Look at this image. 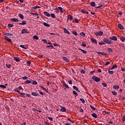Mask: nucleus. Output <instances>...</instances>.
<instances>
[{
    "label": "nucleus",
    "instance_id": "nucleus-1",
    "mask_svg": "<svg viewBox=\"0 0 125 125\" xmlns=\"http://www.w3.org/2000/svg\"><path fill=\"white\" fill-rule=\"evenodd\" d=\"M104 42V43H107V44H111L112 43V41L110 40V39H108L107 38H104L103 39Z\"/></svg>",
    "mask_w": 125,
    "mask_h": 125
},
{
    "label": "nucleus",
    "instance_id": "nucleus-2",
    "mask_svg": "<svg viewBox=\"0 0 125 125\" xmlns=\"http://www.w3.org/2000/svg\"><path fill=\"white\" fill-rule=\"evenodd\" d=\"M92 80H93L94 81H95V82H96V83H99V82L101 81V79L97 77L96 76H93L92 77Z\"/></svg>",
    "mask_w": 125,
    "mask_h": 125
},
{
    "label": "nucleus",
    "instance_id": "nucleus-3",
    "mask_svg": "<svg viewBox=\"0 0 125 125\" xmlns=\"http://www.w3.org/2000/svg\"><path fill=\"white\" fill-rule=\"evenodd\" d=\"M95 35L96 36V37H99V36H102V35H103V32L100 31L99 32L95 33Z\"/></svg>",
    "mask_w": 125,
    "mask_h": 125
},
{
    "label": "nucleus",
    "instance_id": "nucleus-4",
    "mask_svg": "<svg viewBox=\"0 0 125 125\" xmlns=\"http://www.w3.org/2000/svg\"><path fill=\"white\" fill-rule=\"evenodd\" d=\"M43 14L44 15H45V16H46L47 17H50V14H49V13L47 12L44 11Z\"/></svg>",
    "mask_w": 125,
    "mask_h": 125
},
{
    "label": "nucleus",
    "instance_id": "nucleus-5",
    "mask_svg": "<svg viewBox=\"0 0 125 125\" xmlns=\"http://www.w3.org/2000/svg\"><path fill=\"white\" fill-rule=\"evenodd\" d=\"M109 39H110V40H111V41H118V38H117V37L116 36H113L112 37H110L109 38Z\"/></svg>",
    "mask_w": 125,
    "mask_h": 125
},
{
    "label": "nucleus",
    "instance_id": "nucleus-6",
    "mask_svg": "<svg viewBox=\"0 0 125 125\" xmlns=\"http://www.w3.org/2000/svg\"><path fill=\"white\" fill-rule=\"evenodd\" d=\"M62 84L64 86V87H65V88H67V89L69 88V86L66 83L62 82Z\"/></svg>",
    "mask_w": 125,
    "mask_h": 125
},
{
    "label": "nucleus",
    "instance_id": "nucleus-7",
    "mask_svg": "<svg viewBox=\"0 0 125 125\" xmlns=\"http://www.w3.org/2000/svg\"><path fill=\"white\" fill-rule=\"evenodd\" d=\"M11 21L12 22H19V20L18 19H16V18H13L11 19Z\"/></svg>",
    "mask_w": 125,
    "mask_h": 125
},
{
    "label": "nucleus",
    "instance_id": "nucleus-8",
    "mask_svg": "<svg viewBox=\"0 0 125 125\" xmlns=\"http://www.w3.org/2000/svg\"><path fill=\"white\" fill-rule=\"evenodd\" d=\"M62 59L63 61H65V62H70V60L66 57H62Z\"/></svg>",
    "mask_w": 125,
    "mask_h": 125
},
{
    "label": "nucleus",
    "instance_id": "nucleus-9",
    "mask_svg": "<svg viewBox=\"0 0 125 125\" xmlns=\"http://www.w3.org/2000/svg\"><path fill=\"white\" fill-rule=\"evenodd\" d=\"M29 34V32L27 31V30L26 29H22L21 30V34Z\"/></svg>",
    "mask_w": 125,
    "mask_h": 125
},
{
    "label": "nucleus",
    "instance_id": "nucleus-10",
    "mask_svg": "<svg viewBox=\"0 0 125 125\" xmlns=\"http://www.w3.org/2000/svg\"><path fill=\"white\" fill-rule=\"evenodd\" d=\"M27 22H26L25 21H22L21 23H19V25H26Z\"/></svg>",
    "mask_w": 125,
    "mask_h": 125
},
{
    "label": "nucleus",
    "instance_id": "nucleus-11",
    "mask_svg": "<svg viewBox=\"0 0 125 125\" xmlns=\"http://www.w3.org/2000/svg\"><path fill=\"white\" fill-rule=\"evenodd\" d=\"M73 88L75 90H76V91H78V92H81V91L79 90V88H78L77 86H73Z\"/></svg>",
    "mask_w": 125,
    "mask_h": 125
},
{
    "label": "nucleus",
    "instance_id": "nucleus-12",
    "mask_svg": "<svg viewBox=\"0 0 125 125\" xmlns=\"http://www.w3.org/2000/svg\"><path fill=\"white\" fill-rule=\"evenodd\" d=\"M63 31H64V33H65V34H67L68 35H70V32H69V31H68V30H67V29L64 28Z\"/></svg>",
    "mask_w": 125,
    "mask_h": 125
},
{
    "label": "nucleus",
    "instance_id": "nucleus-13",
    "mask_svg": "<svg viewBox=\"0 0 125 125\" xmlns=\"http://www.w3.org/2000/svg\"><path fill=\"white\" fill-rule=\"evenodd\" d=\"M61 112H66V107L62 106L61 107Z\"/></svg>",
    "mask_w": 125,
    "mask_h": 125
},
{
    "label": "nucleus",
    "instance_id": "nucleus-14",
    "mask_svg": "<svg viewBox=\"0 0 125 125\" xmlns=\"http://www.w3.org/2000/svg\"><path fill=\"white\" fill-rule=\"evenodd\" d=\"M118 27L119 29H120V30H124V26L121 23L118 24Z\"/></svg>",
    "mask_w": 125,
    "mask_h": 125
},
{
    "label": "nucleus",
    "instance_id": "nucleus-15",
    "mask_svg": "<svg viewBox=\"0 0 125 125\" xmlns=\"http://www.w3.org/2000/svg\"><path fill=\"white\" fill-rule=\"evenodd\" d=\"M78 49L79 50H81V51H82L83 53H84V54H86V53H87V51H86L84 50H83V49H81V48H79Z\"/></svg>",
    "mask_w": 125,
    "mask_h": 125
},
{
    "label": "nucleus",
    "instance_id": "nucleus-16",
    "mask_svg": "<svg viewBox=\"0 0 125 125\" xmlns=\"http://www.w3.org/2000/svg\"><path fill=\"white\" fill-rule=\"evenodd\" d=\"M31 95H32L33 96H39L40 95V94H39V93H36V92H32L31 93Z\"/></svg>",
    "mask_w": 125,
    "mask_h": 125
},
{
    "label": "nucleus",
    "instance_id": "nucleus-17",
    "mask_svg": "<svg viewBox=\"0 0 125 125\" xmlns=\"http://www.w3.org/2000/svg\"><path fill=\"white\" fill-rule=\"evenodd\" d=\"M4 35V36H7V37H9V36H13V34L8 33H5Z\"/></svg>",
    "mask_w": 125,
    "mask_h": 125
},
{
    "label": "nucleus",
    "instance_id": "nucleus-18",
    "mask_svg": "<svg viewBox=\"0 0 125 125\" xmlns=\"http://www.w3.org/2000/svg\"><path fill=\"white\" fill-rule=\"evenodd\" d=\"M91 41L92 42H93L94 43H95L96 44H97V41H96V40L94 39L93 38L91 39Z\"/></svg>",
    "mask_w": 125,
    "mask_h": 125
},
{
    "label": "nucleus",
    "instance_id": "nucleus-19",
    "mask_svg": "<svg viewBox=\"0 0 125 125\" xmlns=\"http://www.w3.org/2000/svg\"><path fill=\"white\" fill-rule=\"evenodd\" d=\"M14 60H15V61H16V62H19L20 61V59H19V58L14 57Z\"/></svg>",
    "mask_w": 125,
    "mask_h": 125
},
{
    "label": "nucleus",
    "instance_id": "nucleus-20",
    "mask_svg": "<svg viewBox=\"0 0 125 125\" xmlns=\"http://www.w3.org/2000/svg\"><path fill=\"white\" fill-rule=\"evenodd\" d=\"M67 19L68 20H69V19H70V20H73V16L69 15L67 16Z\"/></svg>",
    "mask_w": 125,
    "mask_h": 125
},
{
    "label": "nucleus",
    "instance_id": "nucleus-21",
    "mask_svg": "<svg viewBox=\"0 0 125 125\" xmlns=\"http://www.w3.org/2000/svg\"><path fill=\"white\" fill-rule=\"evenodd\" d=\"M56 9H58V10H60L61 12L62 13H63V8H62V7H58V8H56Z\"/></svg>",
    "mask_w": 125,
    "mask_h": 125
},
{
    "label": "nucleus",
    "instance_id": "nucleus-22",
    "mask_svg": "<svg viewBox=\"0 0 125 125\" xmlns=\"http://www.w3.org/2000/svg\"><path fill=\"white\" fill-rule=\"evenodd\" d=\"M119 88H120V86L119 85H115L113 86L114 89H119Z\"/></svg>",
    "mask_w": 125,
    "mask_h": 125
},
{
    "label": "nucleus",
    "instance_id": "nucleus-23",
    "mask_svg": "<svg viewBox=\"0 0 125 125\" xmlns=\"http://www.w3.org/2000/svg\"><path fill=\"white\" fill-rule=\"evenodd\" d=\"M90 5L91 6H93V7H95L96 4H95V2H91L90 3Z\"/></svg>",
    "mask_w": 125,
    "mask_h": 125
},
{
    "label": "nucleus",
    "instance_id": "nucleus-24",
    "mask_svg": "<svg viewBox=\"0 0 125 125\" xmlns=\"http://www.w3.org/2000/svg\"><path fill=\"white\" fill-rule=\"evenodd\" d=\"M19 17H20V18L23 20L24 19V16L22 14H20L19 15Z\"/></svg>",
    "mask_w": 125,
    "mask_h": 125
},
{
    "label": "nucleus",
    "instance_id": "nucleus-25",
    "mask_svg": "<svg viewBox=\"0 0 125 125\" xmlns=\"http://www.w3.org/2000/svg\"><path fill=\"white\" fill-rule=\"evenodd\" d=\"M32 81L33 80H26L25 81V83H26V84H29V83H32Z\"/></svg>",
    "mask_w": 125,
    "mask_h": 125
},
{
    "label": "nucleus",
    "instance_id": "nucleus-26",
    "mask_svg": "<svg viewBox=\"0 0 125 125\" xmlns=\"http://www.w3.org/2000/svg\"><path fill=\"white\" fill-rule=\"evenodd\" d=\"M91 116H93V118H95L96 119V118H97V114L95 113L92 114Z\"/></svg>",
    "mask_w": 125,
    "mask_h": 125
},
{
    "label": "nucleus",
    "instance_id": "nucleus-27",
    "mask_svg": "<svg viewBox=\"0 0 125 125\" xmlns=\"http://www.w3.org/2000/svg\"><path fill=\"white\" fill-rule=\"evenodd\" d=\"M43 25H44V26H45V27H50V25H49V24H48L46 22H43Z\"/></svg>",
    "mask_w": 125,
    "mask_h": 125
},
{
    "label": "nucleus",
    "instance_id": "nucleus-28",
    "mask_svg": "<svg viewBox=\"0 0 125 125\" xmlns=\"http://www.w3.org/2000/svg\"><path fill=\"white\" fill-rule=\"evenodd\" d=\"M50 16H51V17H52V18H54V19H55V18H56V16L53 13L51 14Z\"/></svg>",
    "mask_w": 125,
    "mask_h": 125
},
{
    "label": "nucleus",
    "instance_id": "nucleus-29",
    "mask_svg": "<svg viewBox=\"0 0 125 125\" xmlns=\"http://www.w3.org/2000/svg\"><path fill=\"white\" fill-rule=\"evenodd\" d=\"M118 68V66L117 65H113L111 68V70H113V69H116Z\"/></svg>",
    "mask_w": 125,
    "mask_h": 125
},
{
    "label": "nucleus",
    "instance_id": "nucleus-30",
    "mask_svg": "<svg viewBox=\"0 0 125 125\" xmlns=\"http://www.w3.org/2000/svg\"><path fill=\"white\" fill-rule=\"evenodd\" d=\"M82 12H83V13H84L85 14H88V12L86 11V10H82Z\"/></svg>",
    "mask_w": 125,
    "mask_h": 125
},
{
    "label": "nucleus",
    "instance_id": "nucleus-31",
    "mask_svg": "<svg viewBox=\"0 0 125 125\" xmlns=\"http://www.w3.org/2000/svg\"><path fill=\"white\" fill-rule=\"evenodd\" d=\"M99 6L95 7V8H100L101 7H102L103 6V5L101 4V3L98 4Z\"/></svg>",
    "mask_w": 125,
    "mask_h": 125
},
{
    "label": "nucleus",
    "instance_id": "nucleus-32",
    "mask_svg": "<svg viewBox=\"0 0 125 125\" xmlns=\"http://www.w3.org/2000/svg\"><path fill=\"white\" fill-rule=\"evenodd\" d=\"M33 9H38V8H41V6H35L33 7Z\"/></svg>",
    "mask_w": 125,
    "mask_h": 125
},
{
    "label": "nucleus",
    "instance_id": "nucleus-33",
    "mask_svg": "<svg viewBox=\"0 0 125 125\" xmlns=\"http://www.w3.org/2000/svg\"><path fill=\"white\" fill-rule=\"evenodd\" d=\"M0 87L1 88H3L4 89V88H6V86L4 85H2V84H0Z\"/></svg>",
    "mask_w": 125,
    "mask_h": 125
},
{
    "label": "nucleus",
    "instance_id": "nucleus-34",
    "mask_svg": "<svg viewBox=\"0 0 125 125\" xmlns=\"http://www.w3.org/2000/svg\"><path fill=\"white\" fill-rule=\"evenodd\" d=\"M107 51H108V52H113V49L111 48H108Z\"/></svg>",
    "mask_w": 125,
    "mask_h": 125
},
{
    "label": "nucleus",
    "instance_id": "nucleus-35",
    "mask_svg": "<svg viewBox=\"0 0 125 125\" xmlns=\"http://www.w3.org/2000/svg\"><path fill=\"white\" fill-rule=\"evenodd\" d=\"M80 36H81V37H85V34L83 32H81L80 33Z\"/></svg>",
    "mask_w": 125,
    "mask_h": 125
},
{
    "label": "nucleus",
    "instance_id": "nucleus-36",
    "mask_svg": "<svg viewBox=\"0 0 125 125\" xmlns=\"http://www.w3.org/2000/svg\"><path fill=\"white\" fill-rule=\"evenodd\" d=\"M120 40L122 42H124L125 41V38L124 37H122L120 38Z\"/></svg>",
    "mask_w": 125,
    "mask_h": 125
},
{
    "label": "nucleus",
    "instance_id": "nucleus-37",
    "mask_svg": "<svg viewBox=\"0 0 125 125\" xmlns=\"http://www.w3.org/2000/svg\"><path fill=\"white\" fill-rule=\"evenodd\" d=\"M108 73L109 74V75H113V74H114V71H110V70H109L108 71Z\"/></svg>",
    "mask_w": 125,
    "mask_h": 125
},
{
    "label": "nucleus",
    "instance_id": "nucleus-38",
    "mask_svg": "<svg viewBox=\"0 0 125 125\" xmlns=\"http://www.w3.org/2000/svg\"><path fill=\"white\" fill-rule=\"evenodd\" d=\"M73 35H74V36H78V33L75 31H72Z\"/></svg>",
    "mask_w": 125,
    "mask_h": 125
},
{
    "label": "nucleus",
    "instance_id": "nucleus-39",
    "mask_svg": "<svg viewBox=\"0 0 125 125\" xmlns=\"http://www.w3.org/2000/svg\"><path fill=\"white\" fill-rule=\"evenodd\" d=\"M33 39L34 40H39V37H38L37 35H35L33 36Z\"/></svg>",
    "mask_w": 125,
    "mask_h": 125
},
{
    "label": "nucleus",
    "instance_id": "nucleus-40",
    "mask_svg": "<svg viewBox=\"0 0 125 125\" xmlns=\"http://www.w3.org/2000/svg\"><path fill=\"white\" fill-rule=\"evenodd\" d=\"M99 45H103V44H106V43H105V42H99Z\"/></svg>",
    "mask_w": 125,
    "mask_h": 125
},
{
    "label": "nucleus",
    "instance_id": "nucleus-41",
    "mask_svg": "<svg viewBox=\"0 0 125 125\" xmlns=\"http://www.w3.org/2000/svg\"><path fill=\"white\" fill-rule=\"evenodd\" d=\"M6 67H7V68H10V67H11V64H9L8 63H6Z\"/></svg>",
    "mask_w": 125,
    "mask_h": 125
},
{
    "label": "nucleus",
    "instance_id": "nucleus-42",
    "mask_svg": "<svg viewBox=\"0 0 125 125\" xmlns=\"http://www.w3.org/2000/svg\"><path fill=\"white\" fill-rule=\"evenodd\" d=\"M39 87H41V88H42L43 90H45V91H46V92H48L47 90H46V89H45V88H44V87H42L41 86H39Z\"/></svg>",
    "mask_w": 125,
    "mask_h": 125
},
{
    "label": "nucleus",
    "instance_id": "nucleus-43",
    "mask_svg": "<svg viewBox=\"0 0 125 125\" xmlns=\"http://www.w3.org/2000/svg\"><path fill=\"white\" fill-rule=\"evenodd\" d=\"M30 14H31V15H39V14H38V13L36 12V13H30Z\"/></svg>",
    "mask_w": 125,
    "mask_h": 125
},
{
    "label": "nucleus",
    "instance_id": "nucleus-44",
    "mask_svg": "<svg viewBox=\"0 0 125 125\" xmlns=\"http://www.w3.org/2000/svg\"><path fill=\"white\" fill-rule=\"evenodd\" d=\"M80 101H81L83 103H85V101H84V99L83 98L80 99Z\"/></svg>",
    "mask_w": 125,
    "mask_h": 125
},
{
    "label": "nucleus",
    "instance_id": "nucleus-45",
    "mask_svg": "<svg viewBox=\"0 0 125 125\" xmlns=\"http://www.w3.org/2000/svg\"><path fill=\"white\" fill-rule=\"evenodd\" d=\"M20 47H21V48H24V49H27V48L26 47L24 46V45H20Z\"/></svg>",
    "mask_w": 125,
    "mask_h": 125
},
{
    "label": "nucleus",
    "instance_id": "nucleus-46",
    "mask_svg": "<svg viewBox=\"0 0 125 125\" xmlns=\"http://www.w3.org/2000/svg\"><path fill=\"white\" fill-rule=\"evenodd\" d=\"M112 94H113L114 95H118V93H117V92L115 91H112Z\"/></svg>",
    "mask_w": 125,
    "mask_h": 125
},
{
    "label": "nucleus",
    "instance_id": "nucleus-47",
    "mask_svg": "<svg viewBox=\"0 0 125 125\" xmlns=\"http://www.w3.org/2000/svg\"><path fill=\"white\" fill-rule=\"evenodd\" d=\"M42 42H44V43H46V44H47V41L46 39H43Z\"/></svg>",
    "mask_w": 125,
    "mask_h": 125
},
{
    "label": "nucleus",
    "instance_id": "nucleus-48",
    "mask_svg": "<svg viewBox=\"0 0 125 125\" xmlns=\"http://www.w3.org/2000/svg\"><path fill=\"white\" fill-rule=\"evenodd\" d=\"M46 46L47 47H51L52 48H54V46H53V45H47Z\"/></svg>",
    "mask_w": 125,
    "mask_h": 125
},
{
    "label": "nucleus",
    "instance_id": "nucleus-49",
    "mask_svg": "<svg viewBox=\"0 0 125 125\" xmlns=\"http://www.w3.org/2000/svg\"><path fill=\"white\" fill-rule=\"evenodd\" d=\"M81 74H85V71H84V70L82 69L81 70Z\"/></svg>",
    "mask_w": 125,
    "mask_h": 125
},
{
    "label": "nucleus",
    "instance_id": "nucleus-50",
    "mask_svg": "<svg viewBox=\"0 0 125 125\" xmlns=\"http://www.w3.org/2000/svg\"><path fill=\"white\" fill-rule=\"evenodd\" d=\"M28 78L27 76H24V77H22V80H28Z\"/></svg>",
    "mask_w": 125,
    "mask_h": 125
},
{
    "label": "nucleus",
    "instance_id": "nucleus-51",
    "mask_svg": "<svg viewBox=\"0 0 125 125\" xmlns=\"http://www.w3.org/2000/svg\"><path fill=\"white\" fill-rule=\"evenodd\" d=\"M14 91H16V92H18V93H20V92L19 91V90L16 88L15 90Z\"/></svg>",
    "mask_w": 125,
    "mask_h": 125
},
{
    "label": "nucleus",
    "instance_id": "nucleus-52",
    "mask_svg": "<svg viewBox=\"0 0 125 125\" xmlns=\"http://www.w3.org/2000/svg\"><path fill=\"white\" fill-rule=\"evenodd\" d=\"M13 26H14L13 24H10V23L8 24V27H10V28L13 27Z\"/></svg>",
    "mask_w": 125,
    "mask_h": 125
},
{
    "label": "nucleus",
    "instance_id": "nucleus-53",
    "mask_svg": "<svg viewBox=\"0 0 125 125\" xmlns=\"http://www.w3.org/2000/svg\"><path fill=\"white\" fill-rule=\"evenodd\" d=\"M32 84H38L37 81H33L32 82Z\"/></svg>",
    "mask_w": 125,
    "mask_h": 125
},
{
    "label": "nucleus",
    "instance_id": "nucleus-54",
    "mask_svg": "<svg viewBox=\"0 0 125 125\" xmlns=\"http://www.w3.org/2000/svg\"><path fill=\"white\" fill-rule=\"evenodd\" d=\"M73 93L74 95H77L78 96V93H77V92H76V91H73Z\"/></svg>",
    "mask_w": 125,
    "mask_h": 125
},
{
    "label": "nucleus",
    "instance_id": "nucleus-55",
    "mask_svg": "<svg viewBox=\"0 0 125 125\" xmlns=\"http://www.w3.org/2000/svg\"><path fill=\"white\" fill-rule=\"evenodd\" d=\"M109 64H110V62H106L104 64V66H107V65H109Z\"/></svg>",
    "mask_w": 125,
    "mask_h": 125
},
{
    "label": "nucleus",
    "instance_id": "nucleus-56",
    "mask_svg": "<svg viewBox=\"0 0 125 125\" xmlns=\"http://www.w3.org/2000/svg\"><path fill=\"white\" fill-rule=\"evenodd\" d=\"M102 85H103V86L104 87H107V84L106 83H103Z\"/></svg>",
    "mask_w": 125,
    "mask_h": 125
},
{
    "label": "nucleus",
    "instance_id": "nucleus-57",
    "mask_svg": "<svg viewBox=\"0 0 125 125\" xmlns=\"http://www.w3.org/2000/svg\"><path fill=\"white\" fill-rule=\"evenodd\" d=\"M90 107L92 109V110H93L94 111H95V107H93L92 105H90Z\"/></svg>",
    "mask_w": 125,
    "mask_h": 125
},
{
    "label": "nucleus",
    "instance_id": "nucleus-58",
    "mask_svg": "<svg viewBox=\"0 0 125 125\" xmlns=\"http://www.w3.org/2000/svg\"><path fill=\"white\" fill-rule=\"evenodd\" d=\"M27 66H30L31 65V62L28 61L27 62Z\"/></svg>",
    "mask_w": 125,
    "mask_h": 125
},
{
    "label": "nucleus",
    "instance_id": "nucleus-59",
    "mask_svg": "<svg viewBox=\"0 0 125 125\" xmlns=\"http://www.w3.org/2000/svg\"><path fill=\"white\" fill-rule=\"evenodd\" d=\"M74 21L75 22V23H79V20L77 19H74Z\"/></svg>",
    "mask_w": 125,
    "mask_h": 125
},
{
    "label": "nucleus",
    "instance_id": "nucleus-60",
    "mask_svg": "<svg viewBox=\"0 0 125 125\" xmlns=\"http://www.w3.org/2000/svg\"><path fill=\"white\" fill-rule=\"evenodd\" d=\"M19 94L21 95V96H24L25 95V93H21L20 92V93Z\"/></svg>",
    "mask_w": 125,
    "mask_h": 125
},
{
    "label": "nucleus",
    "instance_id": "nucleus-61",
    "mask_svg": "<svg viewBox=\"0 0 125 125\" xmlns=\"http://www.w3.org/2000/svg\"><path fill=\"white\" fill-rule=\"evenodd\" d=\"M98 54H100L101 55H102L103 52H97Z\"/></svg>",
    "mask_w": 125,
    "mask_h": 125
},
{
    "label": "nucleus",
    "instance_id": "nucleus-62",
    "mask_svg": "<svg viewBox=\"0 0 125 125\" xmlns=\"http://www.w3.org/2000/svg\"><path fill=\"white\" fill-rule=\"evenodd\" d=\"M7 42H11V43H12V41L11 40V39H9L7 41Z\"/></svg>",
    "mask_w": 125,
    "mask_h": 125
},
{
    "label": "nucleus",
    "instance_id": "nucleus-63",
    "mask_svg": "<svg viewBox=\"0 0 125 125\" xmlns=\"http://www.w3.org/2000/svg\"><path fill=\"white\" fill-rule=\"evenodd\" d=\"M4 39H5V40H6V41H8L9 38L8 37H6V36H5V37H4Z\"/></svg>",
    "mask_w": 125,
    "mask_h": 125
},
{
    "label": "nucleus",
    "instance_id": "nucleus-64",
    "mask_svg": "<svg viewBox=\"0 0 125 125\" xmlns=\"http://www.w3.org/2000/svg\"><path fill=\"white\" fill-rule=\"evenodd\" d=\"M121 71H123V72H125V68L123 67H121Z\"/></svg>",
    "mask_w": 125,
    "mask_h": 125
}]
</instances>
